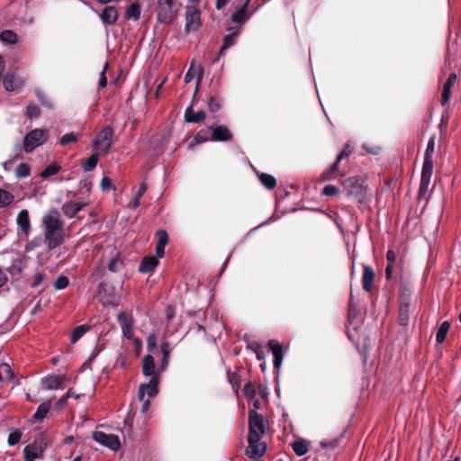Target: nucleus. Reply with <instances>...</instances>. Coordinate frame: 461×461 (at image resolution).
<instances>
[{"label":"nucleus","mask_w":461,"mask_h":461,"mask_svg":"<svg viewBox=\"0 0 461 461\" xmlns=\"http://www.w3.org/2000/svg\"><path fill=\"white\" fill-rule=\"evenodd\" d=\"M49 133L43 129H35L31 131L23 140V149L25 152L30 153L37 147L44 144L48 140Z\"/></svg>","instance_id":"7ed1b4c3"},{"label":"nucleus","mask_w":461,"mask_h":461,"mask_svg":"<svg viewBox=\"0 0 461 461\" xmlns=\"http://www.w3.org/2000/svg\"><path fill=\"white\" fill-rule=\"evenodd\" d=\"M86 203L84 200L78 199L75 201H68L62 205V212L65 216L68 218L74 217L78 212H80Z\"/></svg>","instance_id":"9d476101"},{"label":"nucleus","mask_w":461,"mask_h":461,"mask_svg":"<svg viewBox=\"0 0 461 461\" xmlns=\"http://www.w3.org/2000/svg\"><path fill=\"white\" fill-rule=\"evenodd\" d=\"M43 450L41 447L35 444L28 445L23 449L25 461H34L41 456Z\"/></svg>","instance_id":"4be33fe9"},{"label":"nucleus","mask_w":461,"mask_h":461,"mask_svg":"<svg viewBox=\"0 0 461 461\" xmlns=\"http://www.w3.org/2000/svg\"><path fill=\"white\" fill-rule=\"evenodd\" d=\"M268 346L270 348V350L272 351V354L274 356V366L275 368L278 369L280 368L283 361V351H282V345L278 343L276 340L271 339L268 342Z\"/></svg>","instance_id":"6ab92c4d"},{"label":"nucleus","mask_w":461,"mask_h":461,"mask_svg":"<svg viewBox=\"0 0 461 461\" xmlns=\"http://www.w3.org/2000/svg\"><path fill=\"white\" fill-rule=\"evenodd\" d=\"M21 433L18 430L12 431L8 436V444L10 446L16 445L21 439Z\"/></svg>","instance_id":"8fccbe9b"},{"label":"nucleus","mask_w":461,"mask_h":461,"mask_svg":"<svg viewBox=\"0 0 461 461\" xmlns=\"http://www.w3.org/2000/svg\"><path fill=\"white\" fill-rule=\"evenodd\" d=\"M122 265V261L117 258H113L108 265V268L110 271L115 272L119 269Z\"/></svg>","instance_id":"6e6d98bb"},{"label":"nucleus","mask_w":461,"mask_h":461,"mask_svg":"<svg viewBox=\"0 0 461 461\" xmlns=\"http://www.w3.org/2000/svg\"><path fill=\"white\" fill-rule=\"evenodd\" d=\"M205 113L203 111L194 112L192 106H188L185 111V120L187 122L197 123L203 121Z\"/></svg>","instance_id":"b1692460"},{"label":"nucleus","mask_w":461,"mask_h":461,"mask_svg":"<svg viewBox=\"0 0 461 461\" xmlns=\"http://www.w3.org/2000/svg\"><path fill=\"white\" fill-rule=\"evenodd\" d=\"M375 272L371 267L364 266L363 267V276H362V285L363 289L366 292H371L374 285L375 279Z\"/></svg>","instance_id":"aec40b11"},{"label":"nucleus","mask_w":461,"mask_h":461,"mask_svg":"<svg viewBox=\"0 0 461 461\" xmlns=\"http://www.w3.org/2000/svg\"><path fill=\"white\" fill-rule=\"evenodd\" d=\"M147 189H148V186H147L146 183L142 182L140 185L138 191L136 192V194H134L132 199L130 201L128 206L131 209L137 208L140 205V201L141 196L146 193Z\"/></svg>","instance_id":"c85d7f7f"},{"label":"nucleus","mask_w":461,"mask_h":461,"mask_svg":"<svg viewBox=\"0 0 461 461\" xmlns=\"http://www.w3.org/2000/svg\"><path fill=\"white\" fill-rule=\"evenodd\" d=\"M249 447L246 449V455L256 459L262 456L267 450V445L261 441V438L266 434L267 427L263 416L255 410L249 412Z\"/></svg>","instance_id":"f257e3e1"},{"label":"nucleus","mask_w":461,"mask_h":461,"mask_svg":"<svg viewBox=\"0 0 461 461\" xmlns=\"http://www.w3.org/2000/svg\"><path fill=\"white\" fill-rule=\"evenodd\" d=\"M457 79V76L456 73H451L448 76L447 80L443 86L442 94H441V104L445 105L448 103L449 98L451 96V87L454 86Z\"/></svg>","instance_id":"dca6fc26"},{"label":"nucleus","mask_w":461,"mask_h":461,"mask_svg":"<svg viewBox=\"0 0 461 461\" xmlns=\"http://www.w3.org/2000/svg\"><path fill=\"white\" fill-rule=\"evenodd\" d=\"M238 34H239V31L233 32L229 33V34L224 36L223 43H222V46H221V48L220 50L219 55H222L223 51L225 50H227L230 46L234 45V43L236 41V37H237Z\"/></svg>","instance_id":"473e14b6"},{"label":"nucleus","mask_w":461,"mask_h":461,"mask_svg":"<svg viewBox=\"0 0 461 461\" xmlns=\"http://www.w3.org/2000/svg\"><path fill=\"white\" fill-rule=\"evenodd\" d=\"M158 376H153L147 384H142L139 387V399L143 400L144 398L152 399L158 393Z\"/></svg>","instance_id":"6e6552de"},{"label":"nucleus","mask_w":461,"mask_h":461,"mask_svg":"<svg viewBox=\"0 0 461 461\" xmlns=\"http://www.w3.org/2000/svg\"><path fill=\"white\" fill-rule=\"evenodd\" d=\"M208 107L211 112L215 113L220 109L221 104L215 97L211 96L208 101Z\"/></svg>","instance_id":"603ef678"},{"label":"nucleus","mask_w":461,"mask_h":461,"mask_svg":"<svg viewBox=\"0 0 461 461\" xmlns=\"http://www.w3.org/2000/svg\"><path fill=\"white\" fill-rule=\"evenodd\" d=\"M0 41L6 45L15 44L18 41V35L13 30H4L0 32Z\"/></svg>","instance_id":"a878e982"},{"label":"nucleus","mask_w":461,"mask_h":461,"mask_svg":"<svg viewBox=\"0 0 461 461\" xmlns=\"http://www.w3.org/2000/svg\"><path fill=\"white\" fill-rule=\"evenodd\" d=\"M40 114L39 107L36 104H29L27 106V115L30 118H36Z\"/></svg>","instance_id":"864d4df0"},{"label":"nucleus","mask_w":461,"mask_h":461,"mask_svg":"<svg viewBox=\"0 0 461 461\" xmlns=\"http://www.w3.org/2000/svg\"><path fill=\"white\" fill-rule=\"evenodd\" d=\"M59 171V167L55 164H50L45 167L41 173V176L43 178L56 175Z\"/></svg>","instance_id":"37998d69"},{"label":"nucleus","mask_w":461,"mask_h":461,"mask_svg":"<svg viewBox=\"0 0 461 461\" xmlns=\"http://www.w3.org/2000/svg\"><path fill=\"white\" fill-rule=\"evenodd\" d=\"M36 95H37V97H38L39 101H40L42 104H44V105H49V104L45 101V95H44V94H43L42 92H41V91H37V92H36Z\"/></svg>","instance_id":"774afa93"},{"label":"nucleus","mask_w":461,"mask_h":461,"mask_svg":"<svg viewBox=\"0 0 461 461\" xmlns=\"http://www.w3.org/2000/svg\"><path fill=\"white\" fill-rule=\"evenodd\" d=\"M212 128L203 129L196 132L194 136V144H200L205 141H211V135L209 134Z\"/></svg>","instance_id":"c9c22d12"},{"label":"nucleus","mask_w":461,"mask_h":461,"mask_svg":"<svg viewBox=\"0 0 461 461\" xmlns=\"http://www.w3.org/2000/svg\"><path fill=\"white\" fill-rule=\"evenodd\" d=\"M291 446L298 456H303L309 451V442L304 439L296 440Z\"/></svg>","instance_id":"cd10ccee"},{"label":"nucleus","mask_w":461,"mask_h":461,"mask_svg":"<svg viewBox=\"0 0 461 461\" xmlns=\"http://www.w3.org/2000/svg\"><path fill=\"white\" fill-rule=\"evenodd\" d=\"M386 259H387V262L390 263V264H394L395 260H396V254L393 250L392 249H389L386 253Z\"/></svg>","instance_id":"0e129e2a"},{"label":"nucleus","mask_w":461,"mask_h":461,"mask_svg":"<svg viewBox=\"0 0 461 461\" xmlns=\"http://www.w3.org/2000/svg\"><path fill=\"white\" fill-rule=\"evenodd\" d=\"M71 395H72V389H69V390H68V391L64 395H62V396L59 398V401L57 402V403H56L55 408H56L57 410H61V409H63V408L66 406V404H67V402H68V400L69 398H71Z\"/></svg>","instance_id":"c03bdc74"},{"label":"nucleus","mask_w":461,"mask_h":461,"mask_svg":"<svg viewBox=\"0 0 461 461\" xmlns=\"http://www.w3.org/2000/svg\"><path fill=\"white\" fill-rule=\"evenodd\" d=\"M434 147H435L434 138H430L428 142V145H427L425 158H432V154L434 152Z\"/></svg>","instance_id":"13d9d810"},{"label":"nucleus","mask_w":461,"mask_h":461,"mask_svg":"<svg viewBox=\"0 0 461 461\" xmlns=\"http://www.w3.org/2000/svg\"><path fill=\"white\" fill-rule=\"evenodd\" d=\"M14 200V196L12 193L0 188V208L10 205Z\"/></svg>","instance_id":"e433bc0d"},{"label":"nucleus","mask_w":461,"mask_h":461,"mask_svg":"<svg viewBox=\"0 0 461 461\" xmlns=\"http://www.w3.org/2000/svg\"><path fill=\"white\" fill-rule=\"evenodd\" d=\"M16 224L18 225L20 230L26 237L30 234L32 230L29 212L25 209L22 210L17 217H16Z\"/></svg>","instance_id":"ddd939ff"},{"label":"nucleus","mask_w":461,"mask_h":461,"mask_svg":"<svg viewBox=\"0 0 461 461\" xmlns=\"http://www.w3.org/2000/svg\"><path fill=\"white\" fill-rule=\"evenodd\" d=\"M140 401L142 402L140 411L142 413H145L149 408L150 399L144 398L143 400H140Z\"/></svg>","instance_id":"69168bd1"},{"label":"nucleus","mask_w":461,"mask_h":461,"mask_svg":"<svg viewBox=\"0 0 461 461\" xmlns=\"http://www.w3.org/2000/svg\"><path fill=\"white\" fill-rule=\"evenodd\" d=\"M100 185H101V188L103 190H107V189L114 190L115 189V186L112 184L111 178H109L107 176L103 177Z\"/></svg>","instance_id":"4d7b16f0"},{"label":"nucleus","mask_w":461,"mask_h":461,"mask_svg":"<svg viewBox=\"0 0 461 461\" xmlns=\"http://www.w3.org/2000/svg\"><path fill=\"white\" fill-rule=\"evenodd\" d=\"M244 394L249 400H254L256 398L255 388L250 383L245 384Z\"/></svg>","instance_id":"de8ad7c7"},{"label":"nucleus","mask_w":461,"mask_h":461,"mask_svg":"<svg viewBox=\"0 0 461 461\" xmlns=\"http://www.w3.org/2000/svg\"><path fill=\"white\" fill-rule=\"evenodd\" d=\"M23 80L14 72H8L3 78V86L6 91H14L22 87Z\"/></svg>","instance_id":"9b49d317"},{"label":"nucleus","mask_w":461,"mask_h":461,"mask_svg":"<svg viewBox=\"0 0 461 461\" xmlns=\"http://www.w3.org/2000/svg\"><path fill=\"white\" fill-rule=\"evenodd\" d=\"M30 172V167L25 163H20L15 168V175L20 178L28 176Z\"/></svg>","instance_id":"79ce46f5"},{"label":"nucleus","mask_w":461,"mask_h":461,"mask_svg":"<svg viewBox=\"0 0 461 461\" xmlns=\"http://www.w3.org/2000/svg\"><path fill=\"white\" fill-rule=\"evenodd\" d=\"M429 182H430V180L425 181V179H420L419 195H418L419 199H421L422 197L426 196L428 190H429Z\"/></svg>","instance_id":"a18cd8bd"},{"label":"nucleus","mask_w":461,"mask_h":461,"mask_svg":"<svg viewBox=\"0 0 461 461\" xmlns=\"http://www.w3.org/2000/svg\"><path fill=\"white\" fill-rule=\"evenodd\" d=\"M201 26V11L195 6H186L185 31L188 33Z\"/></svg>","instance_id":"39448f33"},{"label":"nucleus","mask_w":461,"mask_h":461,"mask_svg":"<svg viewBox=\"0 0 461 461\" xmlns=\"http://www.w3.org/2000/svg\"><path fill=\"white\" fill-rule=\"evenodd\" d=\"M108 67V64L106 63L104 67V69L100 75V79H99V86L100 87H105L106 85H107V80H106V77H105V70Z\"/></svg>","instance_id":"052dcab7"},{"label":"nucleus","mask_w":461,"mask_h":461,"mask_svg":"<svg viewBox=\"0 0 461 461\" xmlns=\"http://www.w3.org/2000/svg\"><path fill=\"white\" fill-rule=\"evenodd\" d=\"M63 224L57 210H50L43 216L42 226L49 249H53L65 242Z\"/></svg>","instance_id":"f03ea898"},{"label":"nucleus","mask_w":461,"mask_h":461,"mask_svg":"<svg viewBox=\"0 0 461 461\" xmlns=\"http://www.w3.org/2000/svg\"><path fill=\"white\" fill-rule=\"evenodd\" d=\"M157 244H156V254L158 258H163L165 254V247L168 243V235L163 230H159L156 232Z\"/></svg>","instance_id":"a211bd4d"},{"label":"nucleus","mask_w":461,"mask_h":461,"mask_svg":"<svg viewBox=\"0 0 461 461\" xmlns=\"http://www.w3.org/2000/svg\"><path fill=\"white\" fill-rule=\"evenodd\" d=\"M249 2L250 0H247L238 11L232 14L231 20L233 23H242L249 18L250 14L248 13Z\"/></svg>","instance_id":"5701e85b"},{"label":"nucleus","mask_w":461,"mask_h":461,"mask_svg":"<svg viewBox=\"0 0 461 461\" xmlns=\"http://www.w3.org/2000/svg\"><path fill=\"white\" fill-rule=\"evenodd\" d=\"M64 382V375H50L42 379L41 386L44 390L62 389Z\"/></svg>","instance_id":"f8f14e48"},{"label":"nucleus","mask_w":461,"mask_h":461,"mask_svg":"<svg viewBox=\"0 0 461 461\" xmlns=\"http://www.w3.org/2000/svg\"><path fill=\"white\" fill-rule=\"evenodd\" d=\"M42 243V239L41 237H36L26 243L25 245V250L26 251H32L37 247H40Z\"/></svg>","instance_id":"49530a36"},{"label":"nucleus","mask_w":461,"mask_h":461,"mask_svg":"<svg viewBox=\"0 0 461 461\" xmlns=\"http://www.w3.org/2000/svg\"><path fill=\"white\" fill-rule=\"evenodd\" d=\"M113 136V128L110 126L104 127L93 142L95 150L100 154H106L111 147Z\"/></svg>","instance_id":"20e7f679"},{"label":"nucleus","mask_w":461,"mask_h":461,"mask_svg":"<svg viewBox=\"0 0 461 461\" xmlns=\"http://www.w3.org/2000/svg\"><path fill=\"white\" fill-rule=\"evenodd\" d=\"M339 192V188L333 185H328L322 190V194L327 196H335Z\"/></svg>","instance_id":"3c124183"},{"label":"nucleus","mask_w":461,"mask_h":461,"mask_svg":"<svg viewBox=\"0 0 461 461\" xmlns=\"http://www.w3.org/2000/svg\"><path fill=\"white\" fill-rule=\"evenodd\" d=\"M140 6L137 3L131 4L125 11V17L127 19H131V20L136 21L140 18Z\"/></svg>","instance_id":"2f4dec72"},{"label":"nucleus","mask_w":461,"mask_h":461,"mask_svg":"<svg viewBox=\"0 0 461 461\" xmlns=\"http://www.w3.org/2000/svg\"><path fill=\"white\" fill-rule=\"evenodd\" d=\"M337 176V174L333 171H330V168L327 169L326 171H324L321 175V180L322 181H329V180H332V179H335Z\"/></svg>","instance_id":"bf43d9fd"},{"label":"nucleus","mask_w":461,"mask_h":461,"mask_svg":"<svg viewBox=\"0 0 461 461\" xmlns=\"http://www.w3.org/2000/svg\"><path fill=\"white\" fill-rule=\"evenodd\" d=\"M102 22L106 25H113L118 19V12L113 6H106L100 14Z\"/></svg>","instance_id":"f3484780"},{"label":"nucleus","mask_w":461,"mask_h":461,"mask_svg":"<svg viewBox=\"0 0 461 461\" xmlns=\"http://www.w3.org/2000/svg\"><path fill=\"white\" fill-rule=\"evenodd\" d=\"M409 321V304L402 303L399 310V322L401 325L405 326Z\"/></svg>","instance_id":"4c0bfd02"},{"label":"nucleus","mask_w":461,"mask_h":461,"mask_svg":"<svg viewBox=\"0 0 461 461\" xmlns=\"http://www.w3.org/2000/svg\"><path fill=\"white\" fill-rule=\"evenodd\" d=\"M50 409V401L45 402L41 403L33 416L32 417V420L35 422L41 421L43 419L47 416L48 412Z\"/></svg>","instance_id":"393cba45"},{"label":"nucleus","mask_w":461,"mask_h":461,"mask_svg":"<svg viewBox=\"0 0 461 461\" xmlns=\"http://www.w3.org/2000/svg\"><path fill=\"white\" fill-rule=\"evenodd\" d=\"M351 151H352V149L350 148V146L348 144L346 145L345 149L338 156L339 160H341L342 158L348 157L350 155Z\"/></svg>","instance_id":"e2e57ef3"},{"label":"nucleus","mask_w":461,"mask_h":461,"mask_svg":"<svg viewBox=\"0 0 461 461\" xmlns=\"http://www.w3.org/2000/svg\"><path fill=\"white\" fill-rule=\"evenodd\" d=\"M78 139H79V133H76V132L66 133L60 138L59 144L62 146H67L69 143L76 142Z\"/></svg>","instance_id":"a19ab883"},{"label":"nucleus","mask_w":461,"mask_h":461,"mask_svg":"<svg viewBox=\"0 0 461 461\" xmlns=\"http://www.w3.org/2000/svg\"><path fill=\"white\" fill-rule=\"evenodd\" d=\"M14 378V372L7 363L0 364V382H9Z\"/></svg>","instance_id":"7c9ffc66"},{"label":"nucleus","mask_w":461,"mask_h":461,"mask_svg":"<svg viewBox=\"0 0 461 461\" xmlns=\"http://www.w3.org/2000/svg\"><path fill=\"white\" fill-rule=\"evenodd\" d=\"M203 76V68L201 65L192 61L187 72L185 75V83L189 84L195 77H197L196 87L199 86Z\"/></svg>","instance_id":"4468645a"},{"label":"nucleus","mask_w":461,"mask_h":461,"mask_svg":"<svg viewBox=\"0 0 461 461\" xmlns=\"http://www.w3.org/2000/svg\"><path fill=\"white\" fill-rule=\"evenodd\" d=\"M93 438L96 442L107 447L113 451H117L121 447L120 438L116 435L107 434L103 431H95Z\"/></svg>","instance_id":"423d86ee"},{"label":"nucleus","mask_w":461,"mask_h":461,"mask_svg":"<svg viewBox=\"0 0 461 461\" xmlns=\"http://www.w3.org/2000/svg\"><path fill=\"white\" fill-rule=\"evenodd\" d=\"M98 163V154L95 153L91 155L86 162L83 164V168L86 172L92 171Z\"/></svg>","instance_id":"58836bf2"},{"label":"nucleus","mask_w":461,"mask_h":461,"mask_svg":"<svg viewBox=\"0 0 461 461\" xmlns=\"http://www.w3.org/2000/svg\"><path fill=\"white\" fill-rule=\"evenodd\" d=\"M260 183L267 189H273L276 185V178L267 173H261L258 175Z\"/></svg>","instance_id":"72a5a7b5"},{"label":"nucleus","mask_w":461,"mask_h":461,"mask_svg":"<svg viewBox=\"0 0 461 461\" xmlns=\"http://www.w3.org/2000/svg\"><path fill=\"white\" fill-rule=\"evenodd\" d=\"M142 373L146 376H158L156 373V366L154 363V358L151 355H147L144 357L142 360Z\"/></svg>","instance_id":"412c9836"},{"label":"nucleus","mask_w":461,"mask_h":461,"mask_svg":"<svg viewBox=\"0 0 461 461\" xmlns=\"http://www.w3.org/2000/svg\"><path fill=\"white\" fill-rule=\"evenodd\" d=\"M89 327L86 325H80L74 329L71 335V342L76 343L87 330Z\"/></svg>","instance_id":"ea45409f"},{"label":"nucleus","mask_w":461,"mask_h":461,"mask_svg":"<svg viewBox=\"0 0 461 461\" xmlns=\"http://www.w3.org/2000/svg\"><path fill=\"white\" fill-rule=\"evenodd\" d=\"M68 283H69V281H68V278L67 276H60L56 280L54 285H55L56 289L61 290V289L66 288L68 285Z\"/></svg>","instance_id":"09e8293b"},{"label":"nucleus","mask_w":461,"mask_h":461,"mask_svg":"<svg viewBox=\"0 0 461 461\" xmlns=\"http://www.w3.org/2000/svg\"><path fill=\"white\" fill-rule=\"evenodd\" d=\"M433 171L432 158H424L420 179L430 180Z\"/></svg>","instance_id":"c756f323"},{"label":"nucleus","mask_w":461,"mask_h":461,"mask_svg":"<svg viewBox=\"0 0 461 461\" xmlns=\"http://www.w3.org/2000/svg\"><path fill=\"white\" fill-rule=\"evenodd\" d=\"M170 347H169V344L168 343H163L161 345V352L163 354V357H164V360L167 361L169 357V354H170Z\"/></svg>","instance_id":"680f3d73"},{"label":"nucleus","mask_w":461,"mask_h":461,"mask_svg":"<svg viewBox=\"0 0 461 461\" xmlns=\"http://www.w3.org/2000/svg\"><path fill=\"white\" fill-rule=\"evenodd\" d=\"M117 321L121 326L122 335L128 339H133V319L127 312L118 314Z\"/></svg>","instance_id":"1a4fd4ad"},{"label":"nucleus","mask_w":461,"mask_h":461,"mask_svg":"<svg viewBox=\"0 0 461 461\" xmlns=\"http://www.w3.org/2000/svg\"><path fill=\"white\" fill-rule=\"evenodd\" d=\"M449 328L450 323L448 321H446L441 323L436 334V340L438 343L440 344L445 340Z\"/></svg>","instance_id":"f704fd0d"},{"label":"nucleus","mask_w":461,"mask_h":461,"mask_svg":"<svg viewBox=\"0 0 461 461\" xmlns=\"http://www.w3.org/2000/svg\"><path fill=\"white\" fill-rule=\"evenodd\" d=\"M339 439L335 438L333 440H322L320 445L322 448H335L339 445Z\"/></svg>","instance_id":"5fc2aeb1"},{"label":"nucleus","mask_w":461,"mask_h":461,"mask_svg":"<svg viewBox=\"0 0 461 461\" xmlns=\"http://www.w3.org/2000/svg\"><path fill=\"white\" fill-rule=\"evenodd\" d=\"M232 138L230 131L224 125L212 128L211 141H226Z\"/></svg>","instance_id":"2eb2a0df"},{"label":"nucleus","mask_w":461,"mask_h":461,"mask_svg":"<svg viewBox=\"0 0 461 461\" xmlns=\"http://www.w3.org/2000/svg\"><path fill=\"white\" fill-rule=\"evenodd\" d=\"M158 264V260L156 257L144 258L139 270L141 273H149L152 271Z\"/></svg>","instance_id":"bb28decb"},{"label":"nucleus","mask_w":461,"mask_h":461,"mask_svg":"<svg viewBox=\"0 0 461 461\" xmlns=\"http://www.w3.org/2000/svg\"><path fill=\"white\" fill-rule=\"evenodd\" d=\"M393 272V264L388 263L385 268V276L387 279L392 278Z\"/></svg>","instance_id":"338daca9"},{"label":"nucleus","mask_w":461,"mask_h":461,"mask_svg":"<svg viewBox=\"0 0 461 461\" xmlns=\"http://www.w3.org/2000/svg\"><path fill=\"white\" fill-rule=\"evenodd\" d=\"M176 16L172 0L160 1L158 6V20L162 23H171Z\"/></svg>","instance_id":"0eeeda50"}]
</instances>
